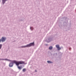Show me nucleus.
Here are the masks:
<instances>
[{"label":"nucleus","mask_w":76,"mask_h":76,"mask_svg":"<svg viewBox=\"0 0 76 76\" xmlns=\"http://www.w3.org/2000/svg\"><path fill=\"white\" fill-rule=\"evenodd\" d=\"M62 19H63L61 20V22L59 23V26L60 28H61L62 26H64L66 27L68 26L69 23L68 21L66 20L67 18L65 17H63L61 18Z\"/></svg>","instance_id":"1"},{"label":"nucleus","mask_w":76,"mask_h":76,"mask_svg":"<svg viewBox=\"0 0 76 76\" xmlns=\"http://www.w3.org/2000/svg\"><path fill=\"white\" fill-rule=\"evenodd\" d=\"M35 45V43L34 42H33L31 43L30 44L27 45L25 46H21L20 47L21 48H26L28 47H31V46H33L34 47Z\"/></svg>","instance_id":"2"},{"label":"nucleus","mask_w":76,"mask_h":76,"mask_svg":"<svg viewBox=\"0 0 76 76\" xmlns=\"http://www.w3.org/2000/svg\"><path fill=\"white\" fill-rule=\"evenodd\" d=\"M11 62L9 64V67H12L13 66V65L14 64H15L16 65V61L15 60H10V61Z\"/></svg>","instance_id":"3"},{"label":"nucleus","mask_w":76,"mask_h":76,"mask_svg":"<svg viewBox=\"0 0 76 76\" xmlns=\"http://www.w3.org/2000/svg\"><path fill=\"white\" fill-rule=\"evenodd\" d=\"M25 64V62L22 61H16V65L19 66V64Z\"/></svg>","instance_id":"4"},{"label":"nucleus","mask_w":76,"mask_h":76,"mask_svg":"<svg viewBox=\"0 0 76 76\" xmlns=\"http://www.w3.org/2000/svg\"><path fill=\"white\" fill-rule=\"evenodd\" d=\"M52 41H53V38L52 37H48V39H46L45 41L47 42H51Z\"/></svg>","instance_id":"5"},{"label":"nucleus","mask_w":76,"mask_h":76,"mask_svg":"<svg viewBox=\"0 0 76 76\" xmlns=\"http://www.w3.org/2000/svg\"><path fill=\"white\" fill-rule=\"evenodd\" d=\"M1 40L2 42H4L6 40V37H2L1 38Z\"/></svg>","instance_id":"6"},{"label":"nucleus","mask_w":76,"mask_h":76,"mask_svg":"<svg viewBox=\"0 0 76 76\" xmlns=\"http://www.w3.org/2000/svg\"><path fill=\"white\" fill-rule=\"evenodd\" d=\"M16 65L17 66V67L19 70H20L23 68L22 65H20V66H18L17 65Z\"/></svg>","instance_id":"7"},{"label":"nucleus","mask_w":76,"mask_h":76,"mask_svg":"<svg viewBox=\"0 0 76 76\" xmlns=\"http://www.w3.org/2000/svg\"><path fill=\"white\" fill-rule=\"evenodd\" d=\"M0 60H6V61H10L11 60L8 59L7 58H6V59L0 58Z\"/></svg>","instance_id":"8"},{"label":"nucleus","mask_w":76,"mask_h":76,"mask_svg":"<svg viewBox=\"0 0 76 76\" xmlns=\"http://www.w3.org/2000/svg\"><path fill=\"white\" fill-rule=\"evenodd\" d=\"M8 0H2V2L3 5H4V4L6 3V1H7Z\"/></svg>","instance_id":"9"},{"label":"nucleus","mask_w":76,"mask_h":76,"mask_svg":"<svg viewBox=\"0 0 76 76\" xmlns=\"http://www.w3.org/2000/svg\"><path fill=\"white\" fill-rule=\"evenodd\" d=\"M48 63H49L50 64H52V63H53V62L50 61H47Z\"/></svg>","instance_id":"10"},{"label":"nucleus","mask_w":76,"mask_h":76,"mask_svg":"<svg viewBox=\"0 0 76 76\" xmlns=\"http://www.w3.org/2000/svg\"><path fill=\"white\" fill-rule=\"evenodd\" d=\"M23 72H25L26 71V68H24L22 70Z\"/></svg>","instance_id":"11"},{"label":"nucleus","mask_w":76,"mask_h":76,"mask_svg":"<svg viewBox=\"0 0 76 76\" xmlns=\"http://www.w3.org/2000/svg\"><path fill=\"white\" fill-rule=\"evenodd\" d=\"M53 46H50L49 48V50H52V49H53Z\"/></svg>","instance_id":"12"},{"label":"nucleus","mask_w":76,"mask_h":76,"mask_svg":"<svg viewBox=\"0 0 76 76\" xmlns=\"http://www.w3.org/2000/svg\"><path fill=\"white\" fill-rule=\"evenodd\" d=\"M61 48H62V49H63V47H62L61 48H60V47H59V48H57L58 50H60Z\"/></svg>","instance_id":"13"},{"label":"nucleus","mask_w":76,"mask_h":76,"mask_svg":"<svg viewBox=\"0 0 76 76\" xmlns=\"http://www.w3.org/2000/svg\"><path fill=\"white\" fill-rule=\"evenodd\" d=\"M56 47L57 48H58L60 47V45H56Z\"/></svg>","instance_id":"14"},{"label":"nucleus","mask_w":76,"mask_h":76,"mask_svg":"<svg viewBox=\"0 0 76 76\" xmlns=\"http://www.w3.org/2000/svg\"><path fill=\"white\" fill-rule=\"evenodd\" d=\"M30 29L31 30L33 31V30H34V28H33V27H30Z\"/></svg>","instance_id":"15"},{"label":"nucleus","mask_w":76,"mask_h":76,"mask_svg":"<svg viewBox=\"0 0 76 76\" xmlns=\"http://www.w3.org/2000/svg\"><path fill=\"white\" fill-rule=\"evenodd\" d=\"M1 47H2V45L0 44V49H1Z\"/></svg>","instance_id":"16"},{"label":"nucleus","mask_w":76,"mask_h":76,"mask_svg":"<svg viewBox=\"0 0 76 76\" xmlns=\"http://www.w3.org/2000/svg\"><path fill=\"white\" fill-rule=\"evenodd\" d=\"M71 23H69V27H71Z\"/></svg>","instance_id":"17"},{"label":"nucleus","mask_w":76,"mask_h":76,"mask_svg":"<svg viewBox=\"0 0 76 76\" xmlns=\"http://www.w3.org/2000/svg\"><path fill=\"white\" fill-rule=\"evenodd\" d=\"M59 54L60 55H62V54H63V53H61V52H60Z\"/></svg>","instance_id":"18"},{"label":"nucleus","mask_w":76,"mask_h":76,"mask_svg":"<svg viewBox=\"0 0 76 76\" xmlns=\"http://www.w3.org/2000/svg\"><path fill=\"white\" fill-rule=\"evenodd\" d=\"M71 49H72V48L71 47H69V50H70H70H71Z\"/></svg>","instance_id":"19"},{"label":"nucleus","mask_w":76,"mask_h":76,"mask_svg":"<svg viewBox=\"0 0 76 76\" xmlns=\"http://www.w3.org/2000/svg\"><path fill=\"white\" fill-rule=\"evenodd\" d=\"M2 41L1 39H0V43Z\"/></svg>","instance_id":"20"},{"label":"nucleus","mask_w":76,"mask_h":76,"mask_svg":"<svg viewBox=\"0 0 76 76\" xmlns=\"http://www.w3.org/2000/svg\"><path fill=\"white\" fill-rule=\"evenodd\" d=\"M35 72H37V70H35Z\"/></svg>","instance_id":"21"},{"label":"nucleus","mask_w":76,"mask_h":76,"mask_svg":"<svg viewBox=\"0 0 76 76\" xmlns=\"http://www.w3.org/2000/svg\"><path fill=\"white\" fill-rule=\"evenodd\" d=\"M45 45H47H47H48V44H45Z\"/></svg>","instance_id":"22"},{"label":"nucleus","mask_w":76,"mask_h":76,"mask_svg":"<svg viewBox=\"0 0 76 76\" xmlns=\"http://www.w3.org/2000/svg\"><path fill=\"white\" fill-rule=\"evenodd\" d=\"M20 20H21V21H23V20H20Z\"/></svg>","instance_id":"23"},{"label":"nucleus","mask_w":76,"mask_h":76,"mask_svg":"<svg viewBox=\"0 0 76 76\" xmlns=\"http://www.w3.org/2000/svg\"><path fill=\"white\" fill-rule=\"evenodd\" d=\"M24 64H27V63H24Z\"/></svg>","instance_id":"24"},{"label":"nucleus","mask_w":76,"mask_h":76,"mask_svg":"<svg viewBox=\"0 0 76 76\" xmlns=\"http://www.w3.org/2000/svg\"><path fill=\"white\" fill-rule=\"evenodd\" d=\"M52 54H53L52 53H51V56H52Z\"/></svg>","instance_id":"25"},{"label":"nucleus","mask_w":76,"mask_h":76,"mask_svg":"<svg viewBox=\"0 0 76 76\" xmlns=\"http://www.w3.org/2000/svg\"><path fill=\"white\" fill-rule=\"evenodd\" d=\"M23 66H24V65L23 64Z\"/></svg>","instance_id":"26"},{"label":"nucleus","mask_w":76,"mask_h":76,"mask_svg":"<svg viewBox=\"0 0 76 76\" xmlns=\"http://www.w3.org/2000/svg\"><path fill=\"white\" fill-rule=\"evenodd\" d=\"M54 55H55V54H53V56H54Z\"/></svg>","instance_id":"27"},{"label":"nucleus","mask_w":76,"mask_h":76,"mask_svg":"<svg viewBox=\"0 0 76 76\" xmlns=\"http://www.w3.org/2000/svg\"><path fill=\"white\" fill-rule=\"evenodd\" d=\"M59 59H61V58H59Z\"/></svg>","instance_id":"28"},{"label":"nucleus","mask_w":76,"mask_h":76,"mask_svg":"<svg viewBox=\"0 0 76 76\" xmlns=\"http://www.w3.org/2000/svg\"><path fill=\"white\" fill-rule=\"evenodd\" d=\"M1 1L0 0V2H1Z\"/></svg>","instance_id":"29"},{"label":"nucleus","mask_w":76,"mask_h":76,"mask_svg":"<svg viewBox=\"0 0 76 76\" xmlns=\"http://www.w3.org/2000/svg\"><path fill=\"white\" fill-rule=\"evenodd\" d=\"M56 54H57V53H56Z\"/></svg>","instance_id":"30"}]
</instances>
